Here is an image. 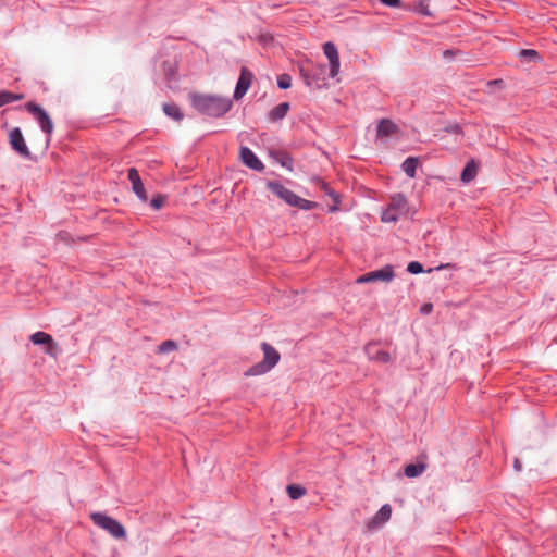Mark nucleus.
Segmentation results:
<instances>
[{"label":"nucleus","instance_id":"obj_1","mask_svg":"<svg viewBox=\"0 0 557 557\" xmlns=\"http://www.w3.org/2000/svg\"><path fill=\"white\" fill-rule=\"evenodd\" d=\"M190 100L196 111L214 119L224 116L233 107L232 99L219 95L194 92Z\"/></svg>","mask_w":557,"mask_h":557},{"label":"nucleus","instance_id":"obj_2","mask_svg":"<svg viewBox=\"0 0 557 557\" xmlns=\"http://www.w3.org/2000/svg\"><path fill=\"white\" fill-rule=\"evenodd\" d=\"M298 70L307 87L314 89L326 87L325 64L315 63L307 59L298 64Z\"/></svg>","mask_w":557,"mask_h":557},{"label":"nucleus","instance_id":"obj_3","mask_svg":"<svg viewBox=\"0 0 557 557\" xmlns=\"http://www.w3.org/2000/svg\"><path fill=\"white\" fill-rule=\"evenodd\" d=\"M25 110L37 122L39 128L46 134V148H48L53 133V122L47 110L34 100L25 103Z\"/></svg>","mask_w":557,"mask_h":557},{"label":"nucleus","instance_id":"obj_4","mask_svg":"<svg viewBox=\"0 0 557 557\" xmlns=\"http://www.w3.org/2000/svg\"><path fill=\"white\" fill-rule=\"evenodd\" d=\"M90 519L97 527L107 531L114 539L124 540L126 537L125 528L114 518L102 512H92Z\"/></svg>","mask_w":557,"mask_h":557},{"label":"nucleus","instance_id":"obj_5","mask_svg":"<svg viewBox=\"0 0 557 557\" xmlns=\"http://www.w3.org/2000/svg\"><path fill=\"white\" fill-rule=\"evenodd\" d=\"M8 137L11 149L15 151L20 157L33 162L38 161V157L33 154L28 149L23 132L20 127H13L10 129Z\"/></svg>","mask_w":557,"mask_h":557},{"label":"nucleus","instance_id":"obj_6","mask_svg":"<svg viewBox=\"0 0 557 557\" xmlns=\"http://www.w3.org/2000/svg\"><path fill=\"white\" fill-rule=\"evenodd\" d=\"M395 277V271L394 267L391 264H386L377 270L367 272L360 276L357 277L356 283L357 284H367V283H373V282H385L389 283Z\"/></svg>","mask_w":557,"mask_h":557},{"label":"nucleus","instance_id":"obj_7","mask_svg":"<svg viewBox=\"0 0 557 557\" xmlns=\"http://www.w3.org/2000/svg\"><path fill=\"white\" fill-rule=\"evenodd\" d=\"M280 360L277 350H264V358L261 362L252 366L246 372V376L261 375L270 371Z\"/></svg>","mask_w":557,"mask_h":557},{"label":"nucleus","instance_id":"obj_8","mask_svg":"<svg viewBox=\"0 0 557 557\" xmlns=\"http://www.w3.org/2000/svg\"><path fill=\"white\" fill-rule=\"evenodd\" d=\"M161 72L166 82V86L170 89H176L178 87V74H177V61L175 59L163 60L160 64Z\"/></svg>","mask_w":557,"mask_h":557},{"label":"nucleus","instance_id":"obj_9","mask_svg":"<svg viewBox=\"0 0 557 557\" xmlns=\"http://www.w3.org/2000/svg\"><path fill=\"white\" fill-rule=\"evenodd\" d=\"M252 79V72L248 67L242 66L239 77L236 82L235 89L233 92L234 100L238 101L247 94L248 89L251 86Z\"/></svg>","mask_w":557,"mask_h":557},{"label":"nucleus","instance_id":"obj_10","mask_svg":"<svg viewBox=\"0 0 557 557\" xmlns=\"http://www.w3.org/2000/svg\"><path fill=\"white\" fill-rule=\"evenodd\" d=\"M323 53L329 60L330 72L329 76L334 78L339 73L341 62H339V53L336 45L333 41H326L322 46Z\"/></svg>","mask_w":557,"mask_h":557},{"label":"nucleus","instance_id":"obj_11","mask_svg":"<svg viewBox=\"0 0 557 557\" xmlns=\"http://www.w3.org/2000/svg\"><path fill=\"white\" fill-rule=\"evenodd\" d=\"M238 158L245 166L252 171L262 172L265 169L263 162L255 151L247 146H240Z\"/></svg>","mask_w":557,"mask_h":557},{"label":"nucleus","instance_id":"obj_12","mask_svg":"<svg viewBox=\"0 0 557 557\" xmlns=\"http://www.w3.org/2000/svg\"><path fill=\"white\" fill-rule=\"evenodd\" d=\"M265 186L277 198L283 200L288 206L293 207L298 195H296L290 189L286 188L283 184H281L277 181H267Z\"/></svg>","mask_w":557,"mask_h":557},{"label":"nucleus","instance_id":"obj_13","mask_svg":"<svg viewBox=\"0 0 557 557\" xmlns=\"http://www.w3.org/2000/svg\"><path fill=\"white\" fill-rule=\"evenodd\" d=\"M127 178L132 183V190L141 202L148 201V195L145 189L144 183L140 178L139 172L136 168L127 170Z\"/></svg>","mask_w":557,"mask_h":557},{"label":"nucleus","instance_id":"obj_14","mask_svg":"<svg viewBox=\"0 0 557 557\" xmlns=\"http://www.w3.org/2000/svg\"><path fill=\"white\" fill-rule=\"evenodd\" d=\"M399 132V126L388 117L379 120L376 125V140L388 138Z\"/></svg>","mask_w":557,"mask_h":557},{"label":"nucleus","instance_id":"obj_15","mask_svg":"<svg viewBox=\"0 0 557 557\" xmlns=\"http://www.w3.org/2000/svg\"><path fill=\"white\" fill-rule=\"evenodd\" d=\"M268 154L282 168L286 169L289 172L294 171V159L289 152L282 149L271 148L268 150Z\"/></svg>","mask_w":557,"mask_h":557},{"label":"nucleus","instance_id":"obj_16","mask_svg":"<svg viewBox=\"0 0 557 557\" xmlns=\"http://www.w3.org/2000/svg\"><path fill=\"white\" fill-rule=\"evenodd\" d=\"M480 162L474 158H470L463 165L460 173V181L463 185L471 183L478 175Z\"/></svg>","mask_w":557,"mask_h":557},{"label":"nucleus","instance_id":"obj_17","mask_svg":"<svg viewBox=\"0 0 557 557\" xmlns=\"http://www.w3.org/2000/svg\"><path fill=\"white\" fill-rule=\"evenodd\" d=\"M317 180L319 188L324 193L325 196H331V199L333 200V205L329 206L327 211L330 213L338 212L341 205L339 194L335 191L333 188H331L330 185L322 178L318 177Z\"/></svg>","mask_w":557,"mask_h":557},{"label":"nucleus","instance_id":"obj_18","mask_svg":"<svg viewBox=\"0 0 557 557\" xmlns=\"http://www.w3.org/2000/svg\"><path fill=\"white\" fill-rule=\"evenodd\" d=\"M28 342L34 346H42L44 348H58V344L53 337L44 331H37L29 335Z\"/></svg>","mask_w":557,"mask_h":557},{"label":"nucleus","instance_id":"obj_19","mask_svg":"<svg viewBox=\"0 0 557 557\" xmlns=\"http://www.w3.org/2000/svg\"><path fill=\"white\" fill-rule=\"evenodd\" d=\"M456 269V264L454 263H440L437 267L430 268L428 270L424 269L423 264L419 261H410L407 264V272L413 275L421 274V273H431L433 271H441L443 269Z\"/></svg>","mask_w":557,"mask_h":557},{"label":"nucleus","instance_id":"obj_20","mask_svg":"<svg viewBox=\"0 0 557 557\" xmlns=\"http://www.w3.org/2000/svg\"><path fill=\"white\" fill-rule=\"evenodd\" d=\"M289 109H290L289 102H281L269 111L268 119L271 122H278L286 116Z\"/></svg>","mask_w":557,"mask_h":557},{"label":"nucleus","instance_id":"obj_21","mask_svg":"<svg viewBox=\"0 0 557 557\" xmlns=\"http://www.w3.org/2000/svg\"><path fill=\"white\" fill-rule=\"evenodd\" d=\"M418 164L419 157L409 156L403 161L400 169L409 178H414L417 176Z\"/></svg>","mask_w":557,"mask_h":557},{"label":"nucleus","instance_id":"obj_22","mask_svg":"<svg viewBox=\"0 0 557 557\" xmlns=\"http://www.w3.org/2000/svg\"><path fill=\"white\" fill-rule=\"evenodd\" d=\"M162 111L168 117L176 122H181L184 119L182 109L174 102L163 103Z\"/></svg>","mask_w":557,"mask_h":557},{"label":"nucleus","instance_id":"obj_23","mask_svg":"<svg viewBox=\"0 0 557 557\" xmlns=\"http://www.w3.org/2000/svg\"><path fill=\"white\" fill-rule=\"evenodd\" d=\"M392 516V508L389 505H383L381 509L376 512V515L373 517L371 521V525L373 527H380L384 524L386 521L391 519Z\"/></svg>","mask_w":557,"mask_h":557},{"label":"nucleus","instance_id":"obj_24","mask_svg":"<svg viewBox=\"0 0 557 557\" xmlns=\"http://www.w3.org/2000/svg\"><path fill=\"white\" fill-rule=\"evenodd\" d=\"M518 55L521 62L539 63L543 60L542 55L534 49H521Z\"/></svg>","mask_w":557,"mask_h":557},{"label":"nucleus","instance_id":"obj_25","mask_svg":"<svg viewBox=\"0 0 557 557\" xmlns=\"http://www.w3.org/2000/svg\"><path fill=\"white\" fill-rule=\"evenodd\" d=\"M406 203L407 198L405 194L396 193L391 197L387 207L391 208L392 210L401 211Z\"/></svg>","mask_w":557,"mask_h":557},{"label":"nucleus","instance_id":"obj_26","mask_svg":"<svg viewBox=\"0 0 557 557\" xmlns=\"http://www.w3.org/2000/svg\"><path fill=\"white\" fill-rule=\"evenodd\" d=\"M23 98V94H15L9 90H0V108L8 103L20 101Z\"/></svg>","mask_w":557,"mask_h":557},{"label":"nucleus","instance_id":"obj_27","mask_svg":"<svg viewBox=\"0 0 557 557\" xmlns=\"http://www.w3.org/2000/svg\"><path fill=\"white\" fill-rule=\"evenodd\" d=\"M293 207L298 208L299 210L309 211L317 209L319 207V203L297 196Z\"/></svg>","mask_w":557,"mask_h":557},{"label":"nucleus","instance_id":"obj_28","mask_svg":"<svg viewBox=\"0 0 557 557\" xmlns=\"http://www.w3.org/2000/svg\"><path fill=\"white\" fill-rule=\"evenodd\" d=\"M425 470V465L423 463H418V465H408L405 470H404V473L406 476L408 478H416V476H419L420 474H422Z\"/></svg>","mask_w":557,"mask_h":557},{"label":"nucleus","instance_id":"obj_29","mask_svg":"<svg viewBox=\"0 0 557 557\" xmlns=\"http://www.w3.org/2000/svg\"><path fill=\"white\" fill-rule=\"evenodd\" d=\"M399 220V214L396 210H392L391 208H386L382 211L381 221L383 223H396Z\"/></svg>","mask_w":557,"mask_h":557},{"label":"nucleus","instance_id":"obj_30","mask_svg":"<svg viewBox=\"0 0 557 557\" xmlns=\"http://www.w3.org/2000/svg\"><path fill=\"white\" fill-rule=\"evenodd\" d=\"M428 1L429 0H420L412 9L413 12L428 17L432 16V12L429 9Z\"/></svg>","mask_w":557,"mask_h":557},{"label":"nucleus","instance_id":"obj_31","mask_svg":"<svg viewBox=\"0 0 557 557\" xmlns=\"http://www.w3.org/2000/svg\"><path fill=\"white\" fill-rule=\"evenodd\" d=\"M287 494L292 499H298L306 494V490L299 485L290 484L287 486Z\"/></svg>","mask_w":557,"mask_h":557},{"label":"nucleus","instance_id":"obj_32","mask_svg":"<svg viewBox=\"0 0 557 557\" xmlns=\"http://www.w3.org/2000/svg\"><path fill=\"white\" fill-rule=\"evenodd\" d=\"M165 199H166V196L161 194V193H158L156 194L149 201V206L158 211L160 210L163 206H164V202H165Z\"/></svg>","mask_w":557,"mask_h":557},{"label":"nucleus","instance_id":"obj_33","mask_svg":"<svg viewBox=\"0 0 557 557\" xmlns=\"http://www.w3.org/2000/svg\"><path fill=\"white\" fill-rule=\"evenodd\" d=\"M369 358L380 363H386L391 360V355L387 350H374V354L369 355Z\"/></svg>","mask_w":557,"mask_h":557},{"label":"nucleus","instance_id":"obj_34","mask_svg":"<svg viewBox=\"0 0 557 557\" xmlns=\"http://www.w3.org/2000/svg\"><path fill=\"white\" fill-rule=\"evenodd\" d=\"M277 87L282 90H286L292 86V76L288 73H282L276 79Z\"/></svg>","mask_w":557,"mask_h":557},{"label":"nucleus","instance_id":"obj_35","mask_svg":"<svg viewBox=\"0 0 557 557\" xmlns=\"http://www.w3.org/2000/svg\"><path fill=\"white\" fill-rule=\"evenodd\" d=\"M444 131L448 134L453 135H462L463 129L460 124L458 123H449L444 127Z\"/></svg>","mask_w":557,"mask_h":557},{"label":"nucleus","instance_id":"obj_36","mask_svg":"<svg viewBox=\"0 0 557 557\" xmlns=\"http://www.w3.org/2000/svg\"><path fill=\"white\" fill-rule=\"evenodd\" d=\"M154 348H177V343L173 339H165L157 344Z\"/></svg>","mask_w":557,"mask_h":557},{"label":"nucleus","instance_id":"obj_37","mask_svg":"<svg viewBox=\"0 0 557 557\" xmlns=\"http://www.w3.org/2000/svg\"><path fill=\"white\" fill-rule=\"evenodd\" d=\"M383 5L387 8L397 9L401 7V0H379Z\"/></svg>","mask_w":557,"mask_h":557},{"label":"nucleus","instance_id":"obj_38","mask_svg":"<svg viewBox=\"0 0 557 557\" xmlns=\"http://www.w3.org/2000/svg\"><path fill=\"white\" fill-rule=\"evenodd\" d=\"M433 310V305L431 302H425L420 307V312L422 314H430Z\"/></svg>","mask_w":557,"mask_h":557},{"label":"nucleus","instance_id":"obj_39","mask_svg":"<svg viewBox=\"0 0 557 557\" xmlns=\"http://www.w3.org/2000/svg\"><path fill=\"white\" fill-rule=\"evenodd\" d=\"M488 85L502 87L504 85V81L502 78L492 79L488 82Z\"/></svg>","mask_w":557,"mask_h":557},{"label":"nucleus","instance_id":"obj_40","mask_svg":"<svg viewBox=\"0 0 557 557\" xmlns=\"http://www.w3.org/2000/svg\"><path fill=\"white\" fill-rule=\"evenodd\" d=\"M513 468H515L516 471H521L522 466H521V462H520L519 459H515Z\"/></svg>","mask_w":557,"mask_h":557},{"label":"nucleus","instance_id":"obj_41","mask_svg":"<svg viewBox=\"0 0 557 557\" xmlns=\"http://www.w3.org/2000/svg\"><path fill=\"white\" fill-rule=\"evenodd\" d=\"M259 348L267 349V348H274V347L267 342H262V343H260Z\"/></svg>","mask_w":557,"mask_h":557},{"label":"nucleus","instance_id":"obj_42","mask_svg":"<svg viewBox=\"0 0 557 557\" xmlns=\"http://www.w3.org/2000/svg\"><path fill=\"white\" fill-rule=\"evenodd\" d=\"M450 54H451V51H450V50H446V51L444 52V57H446V55H450Z\"/></svg>","mask_w":557,"mask_h":557},{"label":"nucleus","instance_id":"obj_43","mask_svg":"<svg viewBox=\"0 0 557 557\" xmlns=\"http://www.w3.org/2000/svg\"><path fill=\"white\" fill-rule=\"evenodd\" d=\"M20 345H25L28 347V343H18Z\"/></svg>","mask_w":557,"mask_h":557},{"label":"nucleus","instance_id":"obj_44","mask_svg":"<svg viewBox=\"0 0 557 557\" xmlns=\"http://www.w3.org/2000/svg\"><path fill=\"white\" fill-rule=\"evenodd\" d=\"M370 346V343H368L366 346H364V349H368Z\"/></svg>","mask_w":557,"mask_h":557}]
</instances>
